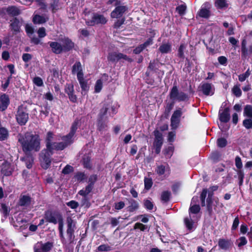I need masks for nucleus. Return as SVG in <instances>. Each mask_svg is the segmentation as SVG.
<instances>
[{"mask_svg": "<svg viewBox=\"0 0 252 252\" xmlns=\"http://www.w3.org/2000/svg\"><path fill=\"white\" fill-rule=\"evenodd\" d=\"M218 186H213L208 189H203L200 194V198L202 205L205 204V199L208 193V197L206 199L207 205H216L219 203V199L218 198L214 196V191L218 189Z\"/></svg>", "mask_w": 252, "mask_h": 252, "instance_id": "2", "label": "nucleus"}, {"mask_svg": "<svg viewBox=\"0 0 252 252\" xmlns=\"http://www.w3.org/2000/svg\"><path fill=\"white\" fill-rule=\"evenodd\" d=\"M244 115L248 118L252 119V106L247 105L244 109Z\"/></svg>", "mask_w": 252, "mask_h": 252, "instance_id": "38", "label": "nucleus"}, {"mask_svg": "<svg viewBox=\"0 0 252 252\" xmlns=\"http://www.w3.org/2000/svg\"><path fill=\"white\" fill-rule=\"evenodd\" d=\"M76 221L71 218H67L66 234L68 239L70 242H72L74 238V233L76 229Z\"/></svg>", "mask_w": 252, "mask_h": 252, "instance_id": "11", "label": "nucleus"}, {"mask_svg": "<svg viewBox=\"0 0 252 252\" xmlns=\"http://www.w3.org/2000/svg\"><path fill=\"white\" fill-rule=\"evenodd\" d=\"M239 224V219L238 217H236L233 222L231 227V230L234 231L237 229Z\"/></svg>", "mask_w": 252, "mask_h": 252, "instance_id": "62", "label": "nucleus"}, {"mask_svg": "<svg viewBox=\"0 0 252 252\" xmlns=\"http://www.w3.org/2000/svg\"><path fill=\"white\" fill-rule=\"evenodd\" d=\"M133 229H139L141 231L144 232L146 231H149V229L147 225L143 224L140 222H136L133 226Z\"/></svg>", "mask_w": 252, "mask_h": 252, "instance_id": "34", "label": "nucleus"}, {"mask_svg": "<svg viewBox=\"0 0 252 252\" xmlns=\"http://www.w3.org/2000/svg\"><path fill=\"white\" fill-rule=\"evenodd\" d=\"M31 199L29 195H21L19 199L20 205H29L31 203Z\"/></svg>", "mask_w": 252, "mask_h": 252, "instance_id": "30", "label": "nucleus"}, {"mask_svg": "<svg viewBox=\"0 0 252 252\" xmlns=\"http://www.w3.org/2000/svg\"><path fill=\"white\" fill-rule=\"evenodd\" d=\"M63 52H67L72 50L74 47V42L68 37H64L61 39Z\"/></svg>", "mask_w": 252, "mask_h": 252, "instance_id": "14", "label": "nucleus"}, {"mask_svg": "<svg viewBox=\"0 0 252 252\" xmlns=\"http://www.w3.org/2000/svg\"><path fill=\"white\" fill-rule=\"evenodd\" d=\"M7 13L11 16L15 17L21 14L20 10L16 6H10L5 8Z\"/></svg>", "mask_w": 252, "mask_h": 252, "instance_id": "26", "label": "nucleus"}, {"mask_svg": "<svg viewBox=\"0 0 252 252\" xmlns=\"http://www.w3.org/2000/svg\"><path fill=\"white\" fill-rule=\"evenodd\" d=\"M62 216L61 214L56 211L47 210L45 211L44 214V219L49 222L55 224L58 223V221L61 220Z\"/></svg>", "mask_w": 252, "mask_h": 252, "instance_id": "9", "label": "nucleus"}, {"mask_svg": "<svg viewBox=\"0 0 252 252\" xmlns=\"http://www.w3.org/2000/svg\"><path fill=\"white\" fill-rule=\"evenodd\" d=\"M77 79L79 82V84L82 89V94H83V92H84V94H85L89 89V86L88 84L87 80L84 78V76H80L79 77H77Z\"/></svg>", "mask_w": 252, "mask_h": 252, "instance_id": "25", "label": "nucleus"}, {"mask_svg": "<svg viewBox=\"0 0 252 252\" xmlns=\"http://www.w3.org/2000/svg\"><path fill=\"white\" fill-rule=\"evenodd\" d=\"M200 88L203 94L206 95H213L214 93V86L211 83H203L200 86Z\"/></svg>", "mask_w": 252, "mask_h": 252, "instance_id": "18", "label": "nucleus"}, {"mask_svg": "<svg viewBox=\"0 0 252 252\" xmlns=\"http://www.w3.org/2000/svg\"><path fill=\"white\" fill-rule=\"evenodd\" d=\"M233 242L230 239L220 238L218 241V246L220 249L228 251L233 246Z\"/></svg>", "mask_w": 252, "mask_h": 252, "instance_id": "15", "label": "nucleus"}, {"mask_svg": "<svg viewBox=\"0 0 252 252\" xmlns=\"http://www.w3.org/2000/svg\"><path fill=\"white\" fill-rule=\"evenodd\" d=\"M10 28L13 32V34H16L20 32L21 24L19 20L15 17L10 20Z\"/></svg>", "mask_w": 252, "mask_h": 252, "instance_id": "20", "label": "nucleus"}, {"mask_svg": "<svg viewBox=\"0 0 252 252\" xmlns=\"http://www.w3.org/2000/svg\"><path fill=\"white\" fill-rule=\"evenodd\" d=\"M237 241H239V242L238 244V247L239 248H241L242 246L245 245L247 243V240L245 237L242 236L239 238V239L237 240Z\"/></svg>", "mask_w": 252, "mask_h": 252, "instance_id": "60", "label": "nucleus"}, {"mask_svg": "<svg viewBox=\"0 0 252 252\" xmlns=\"http://www.w3.org/2000/svg\"><path fill=\"white\" fill-rule=\"evenodd\" d=\"M154 133L155 137L154 141L163 142L162 134L159 130H155Z\"/></svg>", "mask_w": 252, "mask_h": 252, "instance_id": "46", "label": "nucleus"}, {"mask_svg": "<svg viewBox=\"0 0 252 252\" xmlns=\"http://www.w3.org/2000/svg\"><path fill=\"white\" fill-rule=\"evenodd\" d=\"M12 209L13 208H12L11 209H10V208L8 207V206H1V207L0 208V211L1 213L2 214L3 217L5 219H6L7 217L9 216L11 210V214L13 213Z\"/></svg>", "mask_w": 252, "mask_h": 252, "instance_id": "32", "label": "nucleus"}, {"mask_svg": "<svg viewBox=\"0 0 252 252\" xmlns=\"http://www.w3.org/2000/svg\"><path fill=\"white\" fill-rule=\"evenodd\" d=\"M189 215V217L198 220L201 216L200 206H190Z\"/></svg>", "mask_w": 252, "mask_h": 252, "instance_id": "13", "label": "nucleus"}, {"mask_svg": "<svg viewBox=\"0 0 252 252\" xmlns=\"http://www.w3.org/2000/svg\"><path fill=\"white\" fill-rule=\"evenodd\" d=\"M94 186L89 184L85 189H82L79 191V193L80 195L85 196L88 195L93 189Z\"/></svg>", "mask_w": 252, "mask_h": 252, "instance_id": "37", "label": "nucleus"}, {"mask_svg": "<svg viewBox=\"0 0 252 252\" xmlns=\"http://www.w3.org/2000/svg\"><path fill=\"white\" fill-rule=\"evenodd\" d=\"M97 129L101 131L106 128L107 125L102 119H98L97 121Z\"/></svg>", "mask_w": 252, "mask_h": 252, "instance_id": "40", "label": "nucleus"}, {"mask_svg": "<svg viewBox=\"0 0 252 252\" xmlns=\"http://www.w3.org/2000/svg\"><path fill=\"white\" fill-rule=\"evenodd\" d=\"M187 9V6L185 4H181L176 8V11L181 16L184 15Z\"/></svg>", "mask_w": 252, "mask_h": 252, "instance_id": "44", "label": "nucleus"}, {"mask_svg": "<svg viewBox=\"0 0 252 252\" xmlns=\"http://www.w3.org/2000/svg\"><path fill=\"white\" fill-rule=\"evenodd\" d=\"M175 104V101L172 100L171 102H167L166 103V106H165L164 114L168 116L173 109Z\"/></svg>", "mask_w": 252, "mask_h": 252, "instance_id": "35", "label": "nucleus"}, {"mask_svg": "<svg viewBox=\"0 0 252 252\" xmlns=\"http://www.w3.org/2000/svg\"><path fill=\"white\" fill-rule=\"evenodd\" d=\"M102 88V82L101 79L97 80L94 86V91L95 93L100 92Z\"/></svg>", "mask_w": 252, "mask_h": 252, "instance_id": "51", "label": "nucleus"}, {"mask_svg": "<svg viewBox=\"0 0 252 252\" xmlns=\"http://www.w3.org/2000/svg\"><path fill=\"white\" fill-rule=\"evenodd\" d=\"M1 167V172L4 175L8 176L12 174V171L9 163H5L2 164Z\"/></svg>", "mask_w": 252, "mask_h": 252, "instance_id": "27", "label": "nucleus"}, {"mask_svg": "<svg viewBox=\"0 0 252 252\" xmlns=\"http://www.w3.org/2000/svg\"><path fill=\"white\" fill-rule=\"evenodd\" d=\"M33 83L38 87H41L43 85L42 79L39 77H35L33 79Z\"/></svg>", "mask_w": 252, "mask_h": 252, "instance_id": "58", "label": "nucleus"}, {"mask_svg": "<svg viewBox=\"0 0 252 252\" xmlns=\"http://www.w3.org/2000/svg\"><path fill=\"white\" fill-rule=\"evenodd\" d=\"M171 195V193L168 191H163L161 195V199L164 202H167L170 198Z\"/></svg>", "mask_w": 252, "mask_h": 252, "instance_id": "47", "label": "nucleus"}, {"mask_svg": "<svg viewBox=\"0 0 252 252\" xmlns=\"http://www.w3.org/2000/svg\"><path fill=\"white\" fill-rule=\"evenodd\" d=\"M37 33L39 38L44 37L46 35L45 28L44 27L39 28L37 31Z\"/></svg>", "mask_w": 252, "mask_h": 252, "instance_id": "55", "label": "nucleus"}, {"mask_svg": "<svg viewBox=\"0 0 252 252\" xmlns=\"http://www.w3.org/2000/svg\"><path fill=\"white\" fill-rule=\"evenodd\" d=\"M108 108L107 106H104L100 110L98 119H103V117L107 114Z\"/></svg>", "mask_w": 252, "mask_h": 252, "instance_id": "52", "label": "nucleus"}, {"mask_svg": "<svg viewBox=\"0 0 252 252\" xmlns=\"http://www.w3.org/2000/svg\"><path fill=\"white\" fill-rule=\"evenodd\" d=\"M99 224V221L98 220H94L91 222V228L94 231L96 230Z\"/></svg>", "mask_w": 252, "mask_h": 252, "instance_id": "64", "label": "nucleus"}, {"mask_svg": "<svg viewBox=\"0 0 252 252\" xmlns=\"http://www.w3.org/2000/svg\"><path fill=\"white\" fill-rule=\"evenodd\" d=\"M18 141L22 145L24 152H37L40 149V139L38 134L26 132L24 135H20Z\"/></svg>", "mask_w": 252, "mask_h": 252, "instance_id": "1", "label": "nucleus"}, {"mask_svg": "<svg viewBox=\"0 0 252 252\" xmlns=\"http://www.w3.org/2000/svg\"><path fill=\"white\" fill-rule=\"evenodd\" d=\"M82 163L84 167L87 169L92 168L91 158L88 155H84L82 158Z\"/></svg>", "mask_w": 252, "mask_h": 252, "instance_id": "33", "label": "nucleus"}, {"mask_svg": "<svg viewBox=\"0 0 252 252\" xmlns=\"http://www.w3.org/2000/svg\"><path fill=\"white\" fill-rule=\"evenodd\" d=\"M80 123V120L78 119H75L72 124L70 132L68 134L63 136L61 137L63 141H65L67 146L70 145L73 142V136L78 128V126Z\"/></svg>", "mask_w": 252, "mask_h": 252, "instance_id": "7", "label": "nucleus"}, {"mask_svg": "<svg viewBox=\"0 0 252 252\" xmlns=\"http://www.w3.org/2000/svg\"><path fill=\"white\" fill-rule=\"evenodd\" d=\"M76 73H77V77L84 76L83 69L80 62H76L72 66V73L75 74Z\"/></svg>", "mask_w": 252, "mask_h": 252, "instance_id": "23", "label": "nucleus"}, {"mask_svg": "<svg viewBox=\"0 0 252 252\" xmlns=\"http://www.w3.org/2000/svg\"><path fill=\"white\" fill-rule=\"evenodd\" d=\"M32 56L29 53H24L22 55V60L24 62H28L32 59Z\"/></svg>", "mask_w": 252, "mask_h": 252, "instance_id": "63", "label": "nucleus"}, {"mask_svg": "<svg viewBox=\"0 0 252 252\" xmlns=\"http://www.w3.org/2000/svg\"><path fill=\"white\" fill-rule=\"evenodd\" d=\"M169 96L170 98L174 101H186L189 99L188 94L183 92H180L178 86L175 83L170 90Z\"/></svg>", "mask_w": 252, "mask_h": 252, "instance_id": "5", "label": "nucleus"}, {"mask_svg": "<svg viewBox=\"0 0 252 252\" xmlns=\"http://www.w3.org/2000/svg\"><path fill=\"white\" fill-rule=\"evenodd\" d=\"M145 189L149 190L153 185L152 180L151 178H145L144 179Z\"/></svg>", "mask_w": 252, "mask_h": 252, "instance_id": "53", "label": "nucleus"}, {"mask_svg": "<svg viewBox=\"0 0 252 252\" xmlns=\"http://www.w3.org/2000/svg\"><path fill=\"white\" fill-rule=\"evenodd\" d=\"M197 221L189 217H186L184 219V225L187 230L189 232H193L196 229V225L195 223Z\"/></svg>", "mask_w": 252, "mask_h": 252, "instance_id": "16", "label": "nucleus"}, {"mask_svg": "<svg viewBox=\"0 0 252 252\" xmlns=\"http://www.w3.org/2000/svg\"><path fill=\"white\" fill-rule=\"evenodd\" d=\"M17 123L21 126L25 125L29 119V114L27 108L23 105L18 107L16 115Z\"/></svg>", "mask_w": 252, "mask_h": 252, "instance_id": "8", "label": "nucleus"}, {"mask_svg": "<svg viewBox=\"0 0 252 252\" xmlns=\"http://www.w3.org/2000/svg\"><path fill=\"white\" fill-rule=\"evenodd\" d=\"M107 21V19L103 15L93 13L92 19L86 20V24L88 26H94L96 25H105Z\"/></svg>", "mask_w": 252, "mask_h": 252, "instance_id": "6", "label": "nucleus"}, {"mask_svg": "<svg viewBox=\"0 0 252 252\" xmlns=\"http://www.w3.org/2000/svg\"><path fill=\"white\" fill-rule=\"evenodd\" d=\"M10 104L8 95L5 94L0 96V111H4Z\"/></svg>", "mask_w": 252, "mask_h": 252, "instance_id": "19", "label": "nucleus"}, {"mask_svg": "<svg viewBox=\"0 0 252 252\" xmlns=\"http://www.w3.org/2000/svg\"><path fill=\"white\" fill-rule=\"evenodd\" d=\"M187 45L185 43H181L179 47L177 52V56L182 59H184L185 57L184 51L186 49Z\"/></svg>", "mask_w": 252, "mask_h": 252, "instance_id": "31", "label": "nucleus"}, {"mask_svg": "<svg viewBox=\"0 0 252 252\" xmlns=\"http://www.w3.org/2000/svg\"><path fill=\"white\" fill-rule=\"evenodd\" d=\"M55 149H48L46 147L39 154V160L41 166L45 169L48 168L51 163V157L53 154Z\"/></svg>", "mask_w": 252, "mask_h": 252, "instance_id": "4", "label": "nucleus"}, {"mask_svg": "<svg viewBox=\"0 0 252 252\" xmlns=\"http://www.w3.org/2000/svg\"><path fill=\"white\" fill-rule=\"evenodd\" d=\"M8 136V130L4 127H0V140L3 141L7 139Z\"/></svg>", "mask_w": 252, "mask_h": 252, "instance_id": "43", "label": "nucleus"}, {"mask_svg": "<svg viewBox=\"0 0 252 252\" xmlns=\"http://www.w3.org/2000/svg\"><path fill=\"white\" fill-rule=\"evenodd\" d=\"M128 8L126 6H118L111 13V17L112 18H119L127 11Z\"/></svg>", "mask_w": 252, "mask_h": 252, "instance_id": "17", "label": "nucleus"}, {"mask_svg": "<svg viewBox=\"0 0 252 252\" xmlns=\"http://www.w3.org/2000/svg\"><path fill=\"white\" fill-rule=\"evenodd\" d=\"M54 134L51 131H49L47 133L45 138L46 147L48 149H55L56 151H62L67 147L65 141H63L60 142H53Z\"/></svg>", "mask_w": 252, "mask_h": 252, "instance_id": "3", "label": "nucleus"}, {"mask_svg": "<svg viewBox=\"0 0 252 252\" xmlns=\"http://www.w3.org/2000/svg\"><path fill=\"white\" fill-rule=\"evenodd\" d=\"M107 59L111 62H118L121 59H124L129 63H131L133 60L129 58L127 55L123 54L121 53L113 52L108 54Z\"/></svg>", "mask_w": 252, "mask_h": 252, "instance_id": "10", "label": "nucleus"}, {"mask_svg": "<svg viewBox=\"0 0 252 252\" xmlns=\"http://www.w3.org/2000/svg\"><path fill=\"white\" fill-rule=\"evenodd\" d=\"M39 246L34 247V252H49L53 248L54 244L52 242H47L43 243L41 241L38 242Z\"/></svg>", "mask_w": 252, "mask_h": 252, "instance_id": "12", "label": "nucleus"}, {"mask_svg": "<svg viewBox=\"0 0 252 252\" xmlns=\"http://www.w3.org/2000/svg\"><path fill=\"white\" fill-rule=\"evenodd\" d=\"M46 21L44 17L38 14L35 15L32 18V22L34 24H41L45 23Z\"/></svg>", "mask_w": 252, "mask_h": 252, "instance_id": "29", "label": "nucleus"}, {"mask_svg": "<svg viewBox=\"0 0 252 252\" xmlns=\"http://www.w3.org/2000/svg\"><path fill=\"white\" fill-rule=\"evenodd\" d=\"M48 44L53 53L55 54H60L63 53L62 44L56 41L49 42Z\"/></svg>", "mask_w": 252, "mask_h": 252, "instance_id": "21", "label": "nucleus"}, {"mask_svg": "<svg viewBox=\"0 0 252 252\" xmlns=\"http://www.w3.org/2000/svg\"><path fill=\"white\" fill-rule=\"evenodd\" d=\"M243 125L247 129L252 128V119H246L243 122Z\"/></svg>", "mask_w": 252, "mask_h": 252, "instance_id": "50", "label": "nucleus"}, {"mask_svg": "<svg viewBox=\"0 0 252 252\" xmlns=\"http://www.w3.org/2000/svg\"><path fill=\"white\" fill-rule=\"evenodd\" d=\"M217 144L220 148L225 147L227 145V141L224 138H220L217 140Z\"/></svg>", "mask_w": 252, "mask_h": 252, "instance_id": "54", "label": "nucleus"}, {"mask_svg": "<svg viewBox=\"0 0 252 252\" xmlns=\"http://www.w3.org/2000/svg\"><path fill=\"white\" fill-rule=\"evenodd\" d=\"M112 250L111 247L108 244H102L99 246L95 250L96 252H108Z\"/></svg>", "mask_w": 252, "mask_h": 252, "instance_id": "41", "label": "nucleus"}, {"mask_svg": "<svg viewBox=\"0 0 252 252\" xmlns=\"http://www.w3.org/2000/svg\"><path fill=\"white\" fill-rule=\"evenodd\" d=\"M163 142L154 141L153 145L155 148V152L157 154H159Z\"/></svg>", "mask_w": 252, "mask_h": 252, "instance_id": "48", "label": "nucleus"}, {"mask_svg": "<svg viewBox=\"0 0 252 252\" xmlns=\"http://www.w3.org/2000/svg\"><path fill=\"white\" fill-rule=\"evenodd\" d=\"M244 178V174L241 170L238 171V178L239 181V185L240 186H242L243 183V179Z\"/></svg>", "mask_w": 252, "mask_h": 252, "instance_id": "61", "label": "nucleus"}, {"mask_svg": "<svg viewBox=\"0 0 252 252\" xmlns=\"http://www.w3.org/2000/svg\"><path fill=\"white\" fill-rule=\"evenodd\" d=\"M205 8H202L198 13L199 17L204 18H208L210 16V11L209 10L211 8V4L209 2L204 3Z\"/></svg>", "mask_w": 252, "mask_h": 252, "instance_id": "22", "label": "nucleus"}, {"mask_svg": "<svg viewBox=\"0 0 252 252\" xmlns=\"http://www.w3.org/2000/svg\"><path fill=\"white\" fill-rule=\"evenodd\" d=\"M73 171V168L72 166L67 165L62 170V173L64 174H68Z\"/></svg>", "mask_w": 252, "mask_h": 252, "instance_id": "59", "label": "nucleus"}, {"mask_svg": "<svg viewBox=\"0 0 252 252\" xmlns=\"http://www.w3.org/2000/svg\"><path fill=\"white\" fill-rule=\"evenodd\" d=\"M180 123V119L175 118L171 117V126L172 129H176Z\"/></svg>", "mask_w": 252, "mask_h": 252, "instance_id": "45", "label": "nucleus"}, {"mask_svg": "<svg viewBox=\"0 0 252 252\" xmlns=\"http://www.w3.org/2000/svg\"><path fill=\"white\" fill-rule=\"evenodd\" d=\"M125 20L126 19L124 17L121 19L117 20L113 25V28L117 29L119 28L124 23Z\"/></svg>", "mask_w": 252, "mask_h": 252, "instance_id": "56", "label": "nucleus"}, {"mask_svg": "<svg viewBox=\"0 0 252 252\" xmlns=\"http://www.w3.org/2000/svg\"><path fill=\"white\" fill-rule=\"evenodd\" d=\"M215 5L217 8L221 9L227 7L228 4L225 0H215Z\"/></svg>", "mask_w": 252, "mask_h": 252, "instance_id": "39", "label": "nucleus"}, {"mask_svg": "<svg viewBox=\"0 0 252 252\" xmlns=\"http://www.w3.org/2000/svg\"><path fill=\"white\" fill-rule=\"evenodd\" d=\"M232 93L236 97H239L241 95L242 92L239 86L235 85L232 89Z\"/></svg>", "mask_w": 252, "mask_h": 252, "instance_id": "49", "label": "nucleus"}, {"mask_svg": "<svg viewBox=\"0 0 252 252\" xmlns=\"http://www.w3.org/2000/svg\"><path fill=\"white\" fill-rule=\"evenodd\" d=\"M219 119L220 122L223 123H227L230 120L229 108L226 107L224 108L223 111L219 113Z\"/></svg>", "mask_w": 252, "mask_h": 252, "instance_id": "24", "label": "nucleus"}, {"mask_svg": "<svg viewBox=\"0 0 252 252\" xmlns=\"http://www.w3.org/2000/svg\"><path fill=\"white\" fill-rule=\"evenodd\" d=\"M159 51L162 54H166L171 50V44L170 43H162L158 48Z\"/></svg>", "mask_w": 252, "mask_h": 252, "instance_id": "28", "label": "nucleus"}, {"mask_svg": "<svg viewBox=\"0 0 252 252\" xmlns=\"http://www.w3.org/2000/svg\"><path fill=\"white\" fill-rule=\"evenodd\" d=\"M158 61L154 60L149 63L148 69L151 71L157 72L158 70Z\"/></svg>", "mask_w": 252, "mask_h": 252, "instance_id": "42", "label": "nucleus"}, {"mask_svg": "<svg viewBox=\"0 0 252 252\" xmlns=\"http://www.w3.org/2000/svg\"><path fill=\"white\" fill-rule=\"evenodd\" d=\"M182 114L183 113L182 109L181 108H179L178 109L174 111L171 117H174L175 118L180 119V117H181Z\"/></svg>", "mask_w": 252, "mask_h": 252, "instance_id": "57", "label": "nucleus"}, {"mask_svg": "<svg viewBox=\"0 0 252 252\" xmlns=\"http://www.w3.org/2000/svg\"><path fill=\"white\" fill-rule=\"evenodd\" d=\"M169 167L168 165L165 166L163 165H160L157 166L156 172L159 175H162L164 174L165 170L169 169Z\"/></svg>", "mask_w": 252, "mask_h": 252, "instance_id": "36", "label": "nucleus"}]
</instances>
